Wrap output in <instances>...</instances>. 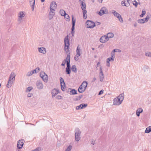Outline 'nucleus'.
Segmentation results:
<instances>
[{
	"label": "nucleus",
	"instance_id": "f257e3e1",
	"mask_svg": "<svg viewBox=\"0 0 151 151\" xmlns=\"http://www.w3.org/2000/svg\"><path fill=\"white\" fill-rule=\"evenodd\" d=\"M124 93L120 94L118 96L117 98H115L114 99L113 104L115 105H119L122 103L124 99Z\"/></svg>",
	"mask_w": 151,
	"mask_h": 151
},
{
	"label": "nucleus",
	"instance_id": "f03ea898",
	"mask_svg": "<svg viewBox=\"0 0 151 151\" xmlns=\"http://www.w3.org/2000/svg\"><path fill=\"white\" fill-rule=\"evenodd\" d=\"M15 76L16 75L14 72H11L9 76L8 83L6 85V87L8 88H9L12 86L13 81L15 79Z\"/></svg>",
	"mask_w": 151,
	"mask_h": 151
},
{
	"label": "nucleus",
	"instance_id": "7ed1b4c3",
	"mask_svg": "<svg viewBox=\"0 0 151 151\" xmlns=\"http://www.w3.org/2000/svg\"><path fill=\"white\" fill-rule=\"evenodd\" d=\"M68 35H67L65 38L64 50L66 53L70 52L69 46L70 45L69 40L68 39Z\"/></svg>",
	"mask_w": 151,
	"mask_h": 151
},
{
	"label": "nucleus",
	"instance_id": "20e7f679",
	"mask_svg": "<svg viewBox=\"0 0 151 151\" xmlns=\"http://www.w3.org/2000/svg\"><path fill=\"white\" fill-rule=\"evenodd\" d=\"M81 133L79 129L77 128H76L75 130V140L78 142L81 139Z\"/></svg>",
	"mask_w": 151,
	"mask_h": 151
},
{
	"label": "nucleus",
	"instance_id": "39448f33",
	"mask_svg": "<svg viewBox=\"0 0 151 151\" xmlns=\"http://www.w3.org/2000/svg\"><path fill=\"white\" fill-rule=\"evenodd\" d=\"M86 24V26L87 28H93L96 26L95 22L90 20H87Z\"/></svg>",
	"mask_w": 151,
	"mask_h": 151
},
{
	"label": "nucleus",
	"instance_id": "423d86ee",
	"mask_svg": "<svg viewBox=\"0 0 151 151\" xmlns=\"http://www.w3.org/2000/svg\"><path fill=\"white\" fill-rule=\"evenodd\" d=\"M40 76L42 80L45 82H47L48 80V76L44 72L42 71L40 73Z\"/></svg>",
	"mask_w": 151,
	"mask_h": 151
},
{
	"label": "nucleus",
	"instance_id": "0eeeda50",
	"mask_svg": "<svg viewBox=\"0 0 151 151\" xmlns=\"http://www.w3.org/2000/svg\"><path fill=\"white\" fill-rule=\"evenodd\" d=\"M97 13L98 14L101 16L104 14H108V11L106 7H103L101 8L99 12H97Z\"/></svg>",
	"mask_w": 151,
	"mask_h": 151
},
{
	"label": "nucleus",
	"instance_id": "6e6552de",
	"mask_svg": "<svg viewBox=\"0 0 151 151\" xmlns=\"http://www.w3.org/2000/svg\"><path fill=\"white\" fill-rule=\"evenodd\" d=\"M60 81L61 89L63 91H65V90L66 85L64 79L62 77H60Z\"/></svg>",
	"mask_w": 151,
	"mask_h": 151
},
{
	"label": "nucleus",
	"instance_id": "1a4fd4ad",
	"mask_svg": "<svg viewBox=\"0 0 151 151\" xmlns=\"http://www.w3.org/2000/svg\"><path fill=\"white\" fill-rule=\"evenodd\" d=\"M88 106L87 104L82 103L79 105L77 106L76 107V109L77 110L83 109L85 108Z\"/></svg>",
	"mask_w": 151,
	"mask_h": 151
},
{
	"label": "nucleus",
	"instance_id": "9d476101",
	"mask_svg": "<svg viewBox=\"0 0 151 151\" xmlns=\"http://www.w3.org/2000/svg\"><path fill=\"white\" fill-rule=\"evenodd\" d=\"M24 140L23 139L19 140L17 144V147L18 149H21L23 147L24 145Z\"/></svg>",
	"mask_w": 151,
	"mask_h": 151
},
{
	"label": "nucleus",
	"instance_id": "9b49d317",
	"mask_svg": "<svg viewBox=\"0 0 151 151\" xmlns=\"http://www.w3.org/2000/svg\"><path fill=\"white\" fill-rule=\"evenodd\" d=\"M36 86L38 89H42L43 88V85L40 81H38L36 82Z\"/></svg>",
	"mask_w": 151,
	"mask_h": 151
},
{
	"label": "nucleus",
	"instance_id": "f8f14e48",
	"mask_svg": "<svg viewBox=\"0 0 151 151\" xmlns=\"http://www.w3.org/2000/svg\"><path fill=\"white\" fill-rule=\"evenodd\" d=\"M55 11V10L53 9H50V11L49 13L48 17L49 20L51 19L52 18L53 16L55 15V13L53 12V11Z\"/></svg>",
	"mask_w": 151,
	"mask_h": 151
},
{
	"label": "nucleus",
	"instance_id": "ddd939ff",
	"mask_svg": "<svg viewBox=\"0 0 151 151\" xmlns=\"http://www.w3.org/2000/svg\"><path fill=\"white\" fill-rule=\"evenodd\" d=\"M57 7V4L56 2L54 1H52L50 4V9H53L55 10Z\"/></svg>",
	"mask_w": 151,
	"mask_h": 151
},
{
	"label": "nucleus",
	"instance_id": "4468645a",
	"mask_svg": "<svg viewBox=\"0 0 151 151\" xmlns=\"http://www.w3.org/2000/svg\"><path fill=\"white\" fill-rule=\"evenodd\" d=\"M81 6L82 11H87L86 10V5L85 2L82 1L81 4Z\"/></svg>",
	"mask_w": 151,
	"mask_h": 151
},
{
	"label": "nucleus",
	"instance_id": "2eb2a0df",
	"mask_svg": "<svg viewBox=\"0 0 151 151\" xmlns=\"http://www.w3.org/2000/svg\"><path fill=\"white\" fill-rule=\"evenodd\" d=\"M30 5L31 7L32 11H33L35 8V0H29Z\"/></svg>",
	"mask_w": 151,
	"mask_h": 151
},
{
	"label": "nucleus",
	"instance_id": "dca6fc26",
	"mask_svg": "<svg viewBox=\"0 0 151 151\" xmlns=\"http://www.w3.org/2000/svg\"><path fill=\"white\" fill-rule=\"evenodd\" d=\"M38 50L40 52L43 54H45L46 52L45 48L44 47H39Z\"/></svg>",
	"mask_w": 151,
	"mask_h": 151
},
{
	"label": "nucleus",
	"instance_id": "f3484780",
	"mask_svg": "<svg viewBox=\"0 0 151 151\" xmlns=\"http://www.w3.org/2000/svg\"><path fill=\"white\" fill-rule=\"evenodd\" d=\"M67 56L66 58L63 61L67 63L68 61L70 62V52H69L68 53H67Z\"/></svg>",
	"mask_w": 151,
	"mask_h": 151
},
{
	"label": "nucleus",
	"instance_id": "a211bd4d",
	"mask_svg": "<svg viewBox=\"0 0 151 151\" xmlns=\"http://www.w3.org/2000/svg\"><path fill=\"white\" fill-rule=\"evenodd\" d=\"M70 89L69 93L70 95H74L77 94V91L74 89Z\"/></svg>",
	"mask_w": 151,
	"mask_h": 151
},
{
	"label": "nucleus",
	"instance_id": "6ab92c4d",
	"mask_svg": "<svg viewBox=\"0 0 151 151\" xmlns=\"http://www.w3.org/2000/svg\"><path fill=\"white\" fill-rule=\"evenodd\" d=\"M25 14L24 12H19L18 17L22 19V18L24 17Z\"/></svg>",
	"mask_w": 151,
	"mask_h": 151
},
{
	"label": "nucleus",
	"instance_id": "aec40b11",
	"mask_svg": "<svg viewBox=\"0 0 151 151\" xmlns=\"http://www.w3.org/2000/svg\"><path fill=\"white\" fill-rule=\"evenodd\" d=\"M143 112V109L142 108H139L136 111V114L138 116H140V113Z\"/></svg>",
	"mask_w": 151,
	"mask_h": 151
},
{
	"label": "nucleus",
	"instance_id": "412c9836",
	"mask_svg": "<svg viewBox=\"0 0 151 151\" xmlns=\"http://www.w3.org/2000/svg\"><path fill=\"white\" fill-rule=\"evenodd\" d=\"M80 47H79V46H78L77 47L76 52V55H78V56H80L81 54V53L80 52Z\"/></svg>",
	"mask_w": 151,
	"mask_h": 151
},
{
	"label": "nucleus",
	"instance_id": "4be33fe9",
	"mask_svg": "<svg viewBox=\"0 0 151 151\" xmlns=\"http://www.w3.org/2000/svg\"><path fill=\"white\" fill-rule=\"evenodd\" d=\"M71 69L72 71L75 73H76L77 72V68L75 65H73L72 66Z\"/></svg>",
	"mask_w": 151,
	"mask_h": 151
},
{
	"label": "nucleus",
	"instance_id": "5701e85b",
	"mask_svg": "<svg viewBox=\"0 0 151 151\" xmlns=\"http://www.w3.org/2000/svg\"><path fill=\"white\" fill-rule=\"evenodd\" d=\"M112 13L114 14V16L117 17V18H119V17L121 15L118 13L117 12L113 10Z\"/></svg>",
	"mask_w": 151,
	"mask_h": 151
},
{
	"label": "nucleus",
	"instance_id": "b1692460",
	"mask_svg": "<svg viewBox=\"0 0 151 151\" xmlns=\"http://www.w3.org/2000/svg\"><path fill=\"white\" fill-rule=\"evenodd\" d=\"M55 89L54 88L52 89L51 91V94L52 95V97L53 98L55 96V95L57 94V93H56V91H55Z\"/></svg>",
	"mask_w": 151,
	"mask_h": 151
},
{
	"label": "nucleus",
	"instance_id": "393cba45",
	"mask_svg": "<svg viewBox=\"0 0 151 151\" xmlns=\"http://www.w3.org/2000/svg\"><path fill=\"white\" fill-rule=\"evenodd\" d=\"M151 132V126H149L147 127L145 131V133H149Z\"/></svg>",
	"mask_w": 151,
	"mask_h": 151
},
{
	"label": "nucleus",
	"instance_id": "a878e982",
	"mask_svg": "<svg viewBox=\"0 0 151 151\" xmlns=\"http://www.w3.org/2000/svg\"><path fill=\"white\" fill-rule=\"evenodd\" d=\"M100 41L102 43L106 42V40L105 38V36H102L100 39Z\"/></svg>",
	"mask_w": 151,
	"mask_h": 151
},
{
	"label": "nucleus",
	"instance_id": "bb28decb",
	"mask_svg": "<svg viewBox=\"0 0 151 151\" xmlns=\"http://www.w3.org/2000/svg\"><path fill=\"white\" fill-rule=\"evenodd\" d=\"M40 70V69L39 67H37L35 69L33 70H32V73L34 74V73H37Z\"/></svg>",
	"mask_w": 151,
	"mask_h": 151
},
{
	"label": "nucleus",
	"instance_id": "cd10ccee",
	"mask_svg": "<svg viewBox=\"0 0 151 151\" xmlns=\"http://www.w3.org/2000/svg\"><path fill=\"white\" fill-rule=\"evenodd\" d=\"M145 21L144 19H138L137 20V22L138 23L140 24H143L144 23L146 22H145Z\"/></svg>",
	"mask_w": 151,
	"mask_h": 151
},
{
	"label": "nucleus",
	"instance_id": "c85d7f7f",
	"mask_svg": "<svg viewBox=\"0 0 151 151\" xmlns=\"http://www.w3.org/2000/svg\"><path fill=\"white\" fill-rule=\"evenodd\" d=\"M151 17V14L149 13L145 18H144L145 21V22H147Z\"/></svg>",
	"mask_w": 151,
	"mask_h": 151
},
{
	"label": "nucleus",
	"instance_id": "c756f323",
	"mask_svg": "<svg viewBox=\"0 0 151 151\" xmlns=\"http://www.w3.org/2000/svg\"><path fill=\"white\" fill-rule=\"evenodd\" d=\"M125 1H122L121 2V4L122 6H126L127 7H128L130 5V4H126L125 3Z\"/></svg>",
	"mask_w": 151,
	"mask_h": 151
},
{
	"label": "nucleus",
	"instance_id": "7c9ffc66",
	"mask_svg": "<svg viewBox=\"0 0 151 151\" xmlns=\"http://www.w3.org/2000/svg\"><path fill=\"white\" fill-rule=\"evenodd\" d=\"M83 87L80 86L78 89V91L80 93H82L83 92Z\"/></svg>",
	"mask_w": 151,
	"mask_h": 151
},
{
	"label": "nucleus",
	"instance_id": "2f4dec72",
	"mask_svg": "<svg viewBox=\"0 0 151 151\" xmlns=\"http://www.w3.org/2000/svg\"><path fill=\"white\" fill-rule=\"evenodd\" d=\"M65 72L67 74L70 75L71 73V68H66Z\"/></svg>",
	"mask_w": 151,
	"mask_h": 151
},
{
	"label": "nucleus",
	"instance_id": "473e14b6",
	"mask_svg": "<svg viewBox=\"0 0 151 151\" xmlns=\"http://www.w3.org/2000/svg\"><path fill=\"white\" fill-rule=\"evenodd\" d=\"M72 25H75L76 22V19H75L73 15H72Z\"/></svg>",
	"mask_w": 151,
	"mask_h": 151
},
{
	"label": "nucleus",
	"instance_id": "72a5a7b5",
	"mask_svg": "<svg viewBox=\"0 0 151 151\" xmlns=\"http://www.w3.org/2000/svg\"><path fill=\"white\" fill-rule=\"evenodd\" d=\"M99 76L100 81L101 82H102L104 77V73L99 74Z\"/></svg>",
	"mask_w": 151,
	"mask_h": 151
},
{
	"label": "nucleus",
	"instance_id": "f704fd0d",
	"mask_svg": "<svg viewBox=\"0 0 151 151\" xmlns=\"http://www.w3.org/2000/svg\"><path fill=\"white\" fill-rule=\"evenodd\" d=\"M60 13L62 16H64V15H65V14H66V13L65 11H64L63 10H60Z\"/></svg>",
	"mask_w": 151,
	"mask_h": 151
},
{
	"label": "nucleus",
	"instance_id": "c9c22d12",
	"mask_svg": "<svg viewBox=\"0 0 151 151\" xmlns=\"http://www.w3.org/2000/svg\"><path fill=\"white\" fill-rule=\"evenodd\" d=\"M72 146L71 145H69L65 149V151H70L72 148Z\"/></svg>",
	"mask_w": 151,
	"mask_h": 151
},
{
	"label": "nucleus",
	"instance_id": "e433bc0d",
	"mask_svg": "<svg viewBox=\"0 0 151 151\" xmlns=\"http://www.w3.org/2000/svg\"><path fill=\"white\" fill-rule=\"evenodd\" d=\"M109 38H112L114 37V34L112 33H109L107 35Z\"/></svg>",
	"mask_w": 151,
	"mask_h": 151
},
{
	"label": "nucleus",
	"instance_id": "4c0bfd02",
	"mask_svg": "<svg viewBox=\"0 0 151 151\" xmlns=\"http://www.w3.org/2000/svg\"><path fill=\"white\" fill-rule=\"evenodd\" d=\"M83 12V18L84 19H86L87 18V16H86V13H87V11H82Z\"/></svg>",
	"mask_w": 151,
	"mask_h": 151
},
{
	"label": "nucleus",
	"instance_id": "58836bf2",
	"mask_svg": "<svg viewBox=\"0 0 151 151\" xmlns=\"http://www.w3.org/2000/svg\"><path fill=\"white\" fill-rule=\"evenodd\" d=\"M64 16L65 18H66V21H70V17L68 14L66 13V14H65V15H64Z\"/></svg>",
	"mask_w": 151,
	"mask_h": 151
},
{
	"label": "nucleus",
	"instance_id": "ea45409f",
	"mask_svg": "<svg viewBox=\"0 0 151 151\" xmlns=\"http://www.w3.org/2000/svg\"><path fill=\"white\" fill-rule=\"evenodd\" d=\"M32 86L28 87L27 88L26 91V92H30L32 89Z\"/></svg>",
	"mask_w": 151,
	"mask_h": 151
},
{
	"label": "nucleus",
	"instance_id": "a19ab883",
	"mask_svg": "<svg viewBox=\"0 0 151 151\" xmlns=\"http://www.w3.org/2000/svg\"><path fill=\"white\" fill-rule=\"evenodd\" d=\"M33 73H32V71H31L30 72H28L26 75L27 76H30L32 75Z\"/></svg>",
	"mask_w": 151,
	"mask_h": 151
},
{
	"label": "nucleus",
	"instance_id": "79ce46f5",
	"mask_svg": "<svg viewBox=\"0 0 151 151\" xmlns=\"http://www.w3.org/2000/svg\"><path fill=\"white\" fill-rule=\"evenodd\" d=\"M146 13V12L145 11L142 10V14L139 15V17H143L145 15V14Z\"/></svg>",
	"mask_w": 151,
	"mask_h": 151
},
{
	"label": "nucleus",
	"instance_id": "37998d69",
	"mask_svg": "<svg viewBox=\"0 0 151 151\" xmlns=\"http://www.w3.org/2000/svg\"><path fill=\"white\" fill-rule=\"evenodd\" d=\"M86 83H88L87 81H83L80 86L83 87V86H85L86 85Z\"/></svg>",
	"mask_w": 151,
	"mask_h": 151
},
{
	"label": "nucleus",
	"instance_id": "c03bdc74",
	"mask_svg": "<svg viewBox=\"0 0 151 151\" xmlns=\"http://www.w3.org/2000/svg\"><path fill=\"white\" fill-rule=\"evenodd\" d=\"M138 3L136 1L134 0L133 1V4L136 7H137Z\"/></svg>",
	"mask_w": 151,
	"mask_h": 151
},
{
	"label": "nucleus",
	"instance_id": "a18cd8bd",
	"mask_svg": "<svg viewBox=\"0 0 151 151\" xmlns=\"http://www.w3.org/2000/svg\"><path fill=\"white\" fill-rule=\"evenodd\" d=\"M66 63L67 67L66 68H71L70 62L68 61Z\"/></svg>",
	"mask_w": 151,
	"mask_h": 151
},
{
	"label": "nucleus",
	"instance_id": "49530a36",
	"mask_svg": "<svg viewBox=\"0 0 151 151\" xmlns=\"http://www.w3.org/2000/svg\"><path fill=\"white\" fill-rule=\"evenodd\" d=\"M41 150L42 149L41 147H38L35 150H33L32 151H41Z\"/></svg>",
	"mask_w": 151,
	"mask_h": 151
},
{
	"label": "nucleus",
	"instance_id": "de8ad7c7",
	"mask_svg": "<svg viewBox=\"0 0 151 151\" xmlns=\"http://www.w3.org/2000/svg\"><path fill=\"white\" fill-rule=\"evenodd\" d=\"M145 55L147 56L151 57V52H146Z\"/></svg>",
	"mask_w": 151,
	"mask_h": 151
},
{
	"label": "nucleus",
	"instance_id": "09e8293b",
	"mask_svg": "<svg viewBox=\"0 0 151 151\" xmlns=\"http://www.w3.org/2000/svg\"><path fill=\"white\" fill-rule=\"evenodd\" d=\"M106 60L108 61L109 62H113L114 60L113 58L109 57Z\"/></svg>",
	"mask_w": 151,
	"mask_h": 151
},
{
	"label": "nucleus",
	"instance_id": "8fccbe9b",
	"mask_svg": "<svg viewBox=\"0 0 151 151\" xmlns=\"http://www.w3.org/2000/svg\"><path fill=\"white\" fill-rule=\"evenodd\" d=\"M118 19L119 21L122 23L123 22V20L122 18V17L121 15L119 17V18H118Z\"/></svg>",
	"mask_w": 151,
	"mask_h": 151
},
{
	"label": "nucleus",
	"instance_id": "3c124183",
	"mask_svg": "<svg viewBox=\"0 0 151 151\" xmlns=\"http://www.w3.org/2000/svg\"><path fill=\"white\" fill-rule=\"evenodd\" d=\"M56 98L58 99H61L63 98V97L60 95H58L56 96Z\"/></svg>",
	"mask_w": 151,
	"mask_h": 151
},
{
	"label": "nucleus",
	"instance_id": "603ef678",
	"mask_svg": "<svg viewBox=\"0 0 151 151\" xmlns=\"http://www.w3.org/2000/svg\"><path fill=\"white\" fill-rule=\"evenodd\" d=\"M75 25H72V27L71 29V32H75Z\"/></svg>",
	"mask_w": 151,
	"mask_h": 151
},
{
	"label": "nucleus",
	"instance_id": "864d4df0",
	"mask_svg": "<svg viewBox=\"0 0 151 151\" xmlns=\"http://www.w3.org/2000/svg\"><path fill=\"white\" fill-rule=\"evenodd\" d=\"M99 71H100V74H103V71H102V68L101 66L100 67Z\"/></svg>",
	"mask_w": 151,
	"mask_h": 151
},
{
	"label": "nucleus",
	"instance_id": "5fc2aeb1",
	"mask_svg": "<svg viewBox=\"0 0 151 151\" xmlns=\"http://www.w3.org/2000/svg\"><path fill=\"white\" fill-rule=\"evenodd\" d=\"M116 52V51H115V50H113L111 53V55H113L114 56H115V52Z\"/></svg>",
	"mask_w": 151,
	"mask_h": 151
},
{
	"label": "nucleus",
	"instance_id": "6e6d98bb",
	"mask_svg": "<svg viewBox=\"0 0 151 151\" xmlns=\"http://www.w3.org/2000/svg\"><path fill=\"white\" fill-rule=\"evenodd\" d=\"M73 100L75 101H77L80 100V99L78 96H77L76 98L73 99Z\"/></svg>",
	"mask_w": 151,
	"mask_h": 151
},
{
	"label": "nucleus",
	"instance_id": "4d7b16f0",
	"mask_svg": "<svg viewBox=\"0 0 151 151\" xmlns=\"http://www.w3.org/2000/svg\"><path fill=\"white\" fill-rule=\"evenodd\" d=\"M104 92V90L102 89L98 93V95H101L103 94Z\"/></svg>",
	"mask_w": 151,
	"mask_h": 151
},
{
	"label": "nucleus",
	"instance_id": "13d9d810",
	"mask_svg": "<svg viewBox=\"0 0 151 151\" xmlns=\"http://www.w3.org/2000/svg\"><path fill=\"white\" fill-rule=\"evenodd\" d=\"M105 36V40H106V42L109 40V38L107 36L104 35Z\"/></svg>",
	"mask_w": 151,
	"mask_h": 151
},
{
	"label": "nucleus",
	"instance_id": "bf43d9fd",
	"mask_svg": "<svg viewBox=\"0 0 151 151\" xmlns=\"http://www.w3.org/2000/svg\"><path fill=\"white\" fill-rule=\"evenodd\" d=\"M79 57V56H78H78L75 55L74 57L75 60L76 61L78 60L79 59V58H78Z\"/></svg>",
	"mask_w": 151,
	"mask_h": 151
},
{
	"label": "nucleus",
	"instance_id": "052dcab7",
	"mask_svg": "<svg viewBox=\"0 0 151 151\" xmlns=\"http://www.w3.org/2000/svg\"><path fill=\"white\" fill-rule=\"evenodd\" d=\"M109 62H109L108 61L106 60V65L108 67H109L110 66V64Z\"/></svg>",
	"mask_w": 151,
	"mask_h": 151
},
{
	"label": "nucleus",
	"instance_id": "680f3d73",
	"mask_svg": "<svg viewBox=\"0 0 151 151\" xmlns=\"http://www.w3.org/2000/svg\"><path fill=\"white\" fill-rule=\"evenodd\" d=\"M114 50H115V51L116 52H121V50H120L118 49H115Z\"/></svg>",
	"mask_w": 151,
	"mask_h": 151
},
{
	"label": "nucleus",
	"instance_id": "e2e57ef3",
	"mask_svg": "<svg viewBox=\"0 0 151 151\" xmlns=\"http://www.w3.org/2000/svg\"><path fill=\"white\" fill-rule=\"evenodd\" d=\"M32 93H29L28 94L27 97H31L32 96Z\"/></svg>",
	"mask_w": 151,
	"mask_h": 151
},
{
	"label": "nucleus",
	"instance_id": "0e129e2a",
	"mask_svg": "<svg viewBox=\"0 0 151 151\" xmlns=\"http://www.w3.org/2000/svg\"><path fill=\"white\" fill-rule=\"evenodd\" d=\"M103 46L104 45L102 44H101L98 46V47L101 49L103 47Z\"/></svg>",
	"mask_w": 151,
	"mask_h": 151
},
{
	"label": "nucleus",
	"instance_id": "69168bd1",
	"mask_svg": "<svg viewBox=\"0 0 151 151\" xmlns=\"http://www.w3.org/2000/svg\"><path fill=\"white\" fill-rule=\"evenodd\" d=\"M65 62L64 61H63L62 63L61 64V65L63 66H65Z\"/></svg>",
	"mask_w": 151,
	"mask_h": 151
},
{
	"label": "nucleus",
	"instance_id": "338daca9",
	"mask_svg": "<svg viewBox=\"0 0 151 151\" xmlns=\"http://www.w3.org/2000/svg\"><path fill=\"white\" fill-rule=\"evenodd\" d=\"M54 89H55V91H56V93H57V94L58 93H60L59 90L58 89L54 88Z\"/></svg>",
	"mask_w": 151,
	"mask_h": 151
},
{
	"label": "nucleus",
	"instance_id": "774afa93",
	"mask_svg": "<svg viewBox=\"0 0 151 151\" xmlns=\"http://www.w3.org/2000/svg\"><path fill=\"white\" fill-rule=\"evenodd\" d=\"M96 25H98L101 24V23L99 22H97L95 23Z\"/></svg>",
	"mask_w": 151,
	"mask_h": 151
}]
</instances>
